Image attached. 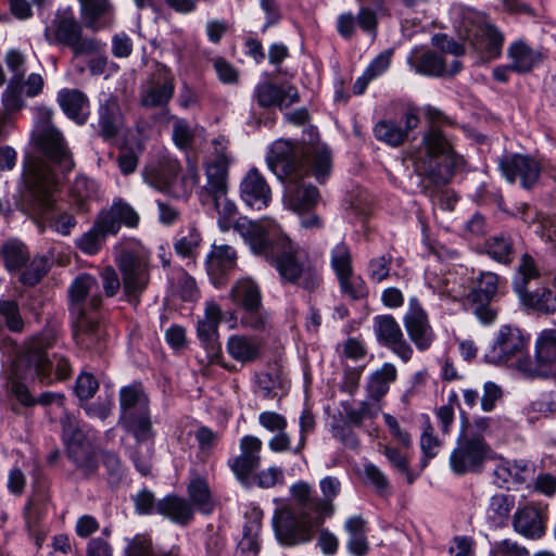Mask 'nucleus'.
Segmentation results:
<instances>
[{
  "instance_id": "f257e3e1",
  "label": "nucleus",
  "mask_w": 556,
  "mask_h": 556,
  "mask_svg": "<svg viewBox=\"0 0 556 556\" xmlns=\"http://www.w3.org/2000/svg\"><path fill=\"white\" fill-rule=\"evenodd\" d=\"M308 137L302 143L276 140L266 156L267 167L285 185L286 206L294 212L309 210L319 199L317 188L303 182L308 170L323 182L332 167L331 153L319 142L316 129L311 128Z\"/></svg>"
},
{
  "instance_id": "f03ea898",
  "label": "nucleus",
  "mask_w": 556,
  "mask_h": 556,
  "mask_svg": "<svg viewBox=\"0 0 556 556\" xmlns=\"http://www.w3.org/2000/svg\"><path fill=\"white\" fill-rule=\"evenodd\" d=\"M233 227L255 255L264 257L277 269L281 279L307 290L319 285V275L305 250L294 243L275 220L264 218L256 223L240 217Z\"/></svg>"
},
{
  "instance_id": "7ed1b4c3",
  "label": "nucleus",
  "mask_w": 556,
  "mask_h": 556,
  "mask_svg": "<svg viewBox=\"0 0 556 556\" xmlns=\"http://www.w3.org/2000/svg\"><path fill=\"white\" fill-rule=\"evenodd\" d=\"M292 504H283L273 516V528L281 545L294 546L311 542L315 529L329 517L328 502H319L312 486L299 481L291 485Z\"/></svg>"
},
{
  "instance_id": "20e7f679",
  "label": "nucleus",
  "mask_w": 556,
  "mask_h": 556,
  "mask_svg": "<svg viewBox=\"0 0 556 556\" xmlns=\"http://www.w3.org/2000/svg\"><path fill=\"white\" fill-rule=\"evenodd\" d=\"M24 184L29 194V208L40 231L52 228L68 236L77 222L73 214L55 205L59 179L49 164L40 157H29L24 165Z\"/></svg>"
},
{
  "instance_id": "39448f33",
  "label": "nucleus",
  "mask_w": 556,
  "mask_h": 556,
  "mask_svg": "<svg viewBox=\"0 0 556 556\" xmlns=\"http://www.w3.org/2000/svg\"><path fill=\"white\" fill-rule=\"evenodd\" d=\"M456 29L465 45H459L445 35L434 36L433 43L454 55L464 54L470 48L480 62H491L501 56L505 36L483 13L472 10L463 12Z\"/></svg>"
},
{
  "instance_id": "423d86ee",
  "label": "nucleus",
  "mask_w": 556,
  "mask_h": 556,
  "mask_svg": "<svg viewBox=\"0 0 556 556\" xmlns=\"http://www.w3.org/2000/svg\"><path fill=\"white\" fill-rule=\"evenodd\" d=\"M67 293L76 341L86 348H91L102 339L104 333L103 328L90 315L102 303L98 280L89 274H80L71 282Z\"/></svg>"
},
{
  "instance_id": "0eeeda50",
  "label": "nucleus",
  "mask_w": 556,
  "mask_h": 556,
  "mask_svg": "<svg viewBox=\"0 0 556 556\" xmlns=\"http://www.w3.org/2000/svg\"><path fill=\"white\" fill-rule=\"evenodd\" d=\"M413 159L416 173L433 185L447 184L454 172L464 165L463 157L455 153L435 125L424 135Z\"/></svg>"
},
{
  "instance_id": "6e6552de",
  "label": "nucleus",
  "mask_w": 556,
  "mask_h": 556,
  "mask_svg": "<svg viewBox=\"0 0 556 556\" xmlns=\"http://www.w3.org/2000/svg\"><path fill=\"white\" fill-rule=\"evenodd\" d=\"M54 337L50 332L31 338L23 353L14 362V371L18 377H36L41 383L49 384L63 380L71 375L68 361L56 353L49 354Z\"/></svg>"
},
{
  "instance_id": "1a4fd4ad",
  "label": "nucleus",
  "mask_w": 556,
  "mask_h": 556,
  "mask_svg": "<svg viewBox=\"0 0 556 556\" xmlns=\"http://www.w3.org/2000/svg\"><path fill=\"white\" fill-rule=\"evenodd\" d=\"M52 110L46 106L35 109V125L31 141L36 149L63 172L73 169L75 163L64 136L52 123Z\"/></svg>"
},
{
  "instance_id": "9d476101",
  "label": "nucleus",
  "mask_w": 556,
  "mask_h": 556,
  "mask_svg": "<svg viewBox=\"0 0 556 556\" xmlns=\"http://www.w3.org/2000/svg\"><path fill=\"white\" fill-rule=\"evenodd\" d=\"M45 38L50 43L63 45L73 51L75 56L97 53L105 47V42L96 37L83 34V26L72 13H58L50 27L45 30Z\"/></svg>"
},
{
  "instance_id": "9b49d317",
  "label": "nucleus",
  "mask_w": 556,
  "mask_h": 556,
  "mask_svg": "<svg viewBox=\"0 0 556 556\" xmlns=\"http://www.w3.org/2000/svg\"><path fill=\"white\" fill-rule=\"evenodd\" d=\"M115 251V263L122 275L124 294L128 302L138 304L150 283L149 258L139 250L118 252L116 247Z\"/></svg>"
},
{
  "instance_id": "f8f14e48",
  "label": "nucleus",
  "mask_w": 556,
  "mask_h": 556,
  "mask_svg": "<svg viewBox=\"0 0 556 556\" xmlns=\"http://www.w3.org/2000/svg\"><path fill=\"white\" fill-rule=\"evenodd\" d=\"M63 440L68 457L86 475H91L98 467L94 450L88 435L83 431L75 416L65 414L61 418Z\"/></svg>"
},
{
  "instance_id": "ddd939ff",
  "label": "nucleus",
  "mask_w": 556,
  "mask_h": 556,
  "mask_svg": "<svg viewBox=\"0 0 556 556\" xmlns=\"http://www.w3.org/2000/svg\"><path fill=\"white\" fill-rule=\"evenodd\" d=\"M232 302L244 311L242 324L252 329H263L266 325L265 315L262 312V293L258 285L251 278L238 279L231 288Z\"/></svg>"
},
{
  "instance_id": "4468645a",
  "label": "nucleus",
  "mask_w": 556,
  "mask_h": 556,
  "mask_svg": "<svg viewBox=\"0 0 556 556\" xmlns=\"http://www.w3.org/2000/svg\"><path fill=\"white\" fill-rule=\"evenodd\" d=\"M180 166L168 164L160 169L144 172V181L152 188L174 197H185L199 184V175L190 168L187 177H179Z\"/></svg>"
},
{
  "instance_id": "2eb2a0df",
  "label": "nucleus",
  "mask_w": 556,
  "mask_h": 556,
  "mask_svg": "<svg viewBox=\"0 0 556 556\" xmlns=\"http://www.w3.org/2000/svg\"><path fill=\"white\" fill-rule=\"evenodd\" d=\"M489 452L483 438L475 433L462 434L450 456V465L456 475L476 472L482 466Z\"/></svg>"
},
{
  "instance_id": "dca6fc26",
  "label": "nucleus",
  "mask_w": 556,
  "mask_h": 556,
  "mask_svg": "<svg viewBox=\"0 0 556 556\" xmlns=\"http://www.w3.org/2000/svg\"><path fill=\"white\" fill-rule=\"evenodd\" d=\"M497 288L498 276L486 271L480 274L475 287L466 295L473 314L484 325L492 324L496 318V311L491 308L489 303L496 294Z\"/></svg>"
},
{
  "instance_id": "f3484780",
  "label": "nucleus",
  "mask_w": 556,
  "mask_h": 556,
  "mask_svg": "<svg viewBox=\"0 0 556 556\" xmlns=\"http://www.w3.org/2000/svg\"><path fill=\"white\" fill-rule=\"evenodd\" d=\"M526 346L527 339L520 329L505 325L500 328L493 344L484 354V358L490 364H505L511 358L520 356Z\"/></svg>"
},
{
  "instance_id": "a211bd4d",
  "label": "nucleus",
  "mask_w": 556,
  "mask_h": 556,
  "mask_svg": "<svg viewBox=\"0 0 556 556\" xmlns=\"http://www.w3.org/2000/svg\"><path fill=\"white\" fill-rule=\"evenodd\" d=\"M498 167L509 182L519 179L520 185L526 188H532L543 169V165L534 157L523 154H506L498 161Z\"/></svg>"
},
{
  "instance_id": "6ab92c4d",
  "label": "nucleus",
  "mask_w": 556,
  "mask_h": 556,
  "mask_svg": "<svg viewBox=\"0 0 556 556\" xmlns=\"http://www.w3.org/2000/svg\"><path fill=\"white\" fill-rule=\"evenodd\" d=\"M407 64L415 73L429 77H440L445 74L453 76L462 68L457 60H454L447 68L442 53L421 48H415L409 52Z\"/></svg>"
},
{
  "instance_id": "aec40b11",
  "label": "nucleus",
  "mask_w": 556,
  "mask_h": 556,
  "mask_svg": "<svg viewBox=\"0 0 556 556\" xmlns=\"http://www.w3.org/2000/svg\"><path fill=\"white\" fill-rule=\"evenodd\" d=\"M374 326L379 342L390 348L403 362L412 358L413 349L404 339L401 326L393 316H377Z\"/></svg>"
},
{
  "instance_id": "412c9836",
  "label": "nucleus",
  "mask_w": 556,
  "mask_h": 556,
  "mask_svg": "<svg viewBox=\"0 0 556 556\" xmlns=\"http://www.w3.org/2000/svg\"><path fill=\"white\" fill-rule=\"evenodd\" d=\"M174 75L163 64H157L149 86L141 93V104L147 108L163 106L173 98Z\"/></svg>"
},
{
  "instance_id": "4be33fe9",
  "label": "nucleus",
  "mask_w": 556,
  "mask_h": 556,
  "mask_svg": "<svg viewBox=\"0 0 556 556\" xmlns=\"http://www.w3.org/2000/svg\"><path fill=\"white\" fill-rule=\"evenodd\" d=\"M404 326L409 339L418 350L425 351L430 348L434 333L427 313L415 299L409 301L408 311L404 316Z\"/></svg>"
},
{
  "instance_id": "5701e85b",
  "label": "nucleus",
  "mask_w": 556,
  "mask_h": 556,
  "mask_svg": "<svg viewBox=\"0 0 556 556\" xmlns=\"http://www.w3.org/2000/svg\"><path fill=\"white\" fill-rule=\"evenodd\" d=\"M419 117L414 112H407L404 116V126L392 119L379 121L374 127V135L378 141L396 148L403 144L409 132L417 128Z\"/></svg>"
},
{
  "instance_id": "b1692460",
  "label": "nucleus",
  "mask_w": 556,
  "mask_h": 556,
  "mask_svg": "<svg viewBox=\"0 0 556 556\" xmlns=\"http://www.w3.org/2000/svg\"><path fill=\"white\" fill-rule=\"evenodd\" d=\"M240 193L247 205L262 210L271 201V189L265 177L255 167L251 168L242 178Z\"/></svg>"
},
{
  "instance_id": "393cba45",
  "label": "nucleus",
  "mask_w": 556,
  "mask_h": 556,
  "mask_svg": "<svg viewBox=\"0 0 556 556\" xmlns=\"http://www.w3.org/2000/svg\"><path fill=\"white\" fill-rule=\"evenodd\" d=\"M262 446V441L254 435H244L240 440V455L229 462L239 479H247L260 466Z\"/></svg>"
},
{
  "instance_id": "a878e982",
  "label": "nucleus",
  "mask_w": 556,
  "mask_h": 556,
  "mask_svg": "<svg viewBox=\"0 0 556 556\" xmlns=\"http://www.w3.org/2000/svg\"><path fill=\"white\" fill-rule=\"evenodd\" d=\"M253 97L262 108H288L299 101L296 88L290 85L278 86L271 83L257 85Z\"/></svg>"
},
{
  "instance_id": "bb28decb",
  "label": "nucleus",
  "mask_w": 556,
  "mask_h": 556,
  "mask_svg": "<svg viewBox=\"0 0 556 556\" xmlns=\"http://www.w3.org/2000/svg\"><path fill=\"white\" fill-rule=\"evenodd\" d=\"M545 510L542 507L527 505L518 508L513 526L517 533L531 540H538L545 533Z\"/></svg>"
},
{
  "instance_id": "cd10ccee",
  "label": "nucleus",
  "mask_w": 556,
  "mask_h": 556,
  "mask_svg": "<svg viewBox=\"0 0 556 556\" xmlns=\"http://www.w3.org/2000/svg\"><path fill=\"white\" fill-rule=\"evenodd\" d=\"M206 270L216 287L222 285L224 276L235 269L237 265V253L231 245L213 244L206 257Z\"/></svg>"
},
{
  "instance_id": "c85d7f7f",
  "label": "nucleus",
  "mask_w": 556,
  "mask_h": 556,
  "mask_svg": "<svg viewBox=\"0 0 556 556\" xmlns=\"http://www.w3.org/2000/svg\"><path fill=\"white\" fill-rule=\"evenodd\" d=\"M507 58L514 72L525 74L532 71L542 61L543 55L523 40L518 39L508 46Z\"/></svg>"
},
{
  "instance_id": "c756f323",
  "label": "nucleus",
  "mask_w": 556,
  "mask_h": 556,
  "mask_svg": "<svg viewBox=\"0 0 556 556\" xmlns=\"http://www.w3.org/2000/svg\"><path fill=\"white\" fill-rule=\"evenodd\" d=\"M533 473V467L526 460L504 462L494 469V482L501 488L526 482Z\"/></svg>"
},
{
  "instance_id": "7c9ffc66",
  "label": "nucleus",
  "mask_w": 556,
  "mask_h": 556,
  "mask_svg": "<svg viewBox=\"0 0 556 556\" xmlns=\"http://www.w3.org/2000/svg\"><path fill=\"white\" fill-rule=\"evenodd\" d=\"M58 102L63 112L78 124H84L89 116V101L85 93L77 89H62L58 93Z\"/></svg>"
},
{
  "instance_id": "2f4dec72",
  "label": "nucleus",
  "mask_w": 556,
  "mask_h": 556,
  "mask_svg": "<svg viewBox=\"0 0 556 556\" xmlns=\"http://www.w3.org/2000/svg\"><path fill=\"white\" fill-rule=\"evenodd\" d=\"M222 320V308L214 301L205 303L204 316L198 321V337L206 348L216 350L218 326Z\"/></svg>"
},
{
  "instance_id": "473e14b6",
  "label": "nucleus",
  "mask_w": 556,
  "mask_h": 556,
  "mask_svg": "<svg viewBox=\"0 0 556 556\" xmlns=\"http://www.w3.org/2000/svg\"><path fill=\"white\" fill-rule=\"evenodd\" d=\"M109 235H114V226L98 216L93 226L76 240V247L87 255H96Z\"/></svg>"
},
{
  "instance_id": "72a5a7b5",
  "label": "nucleus",
  "mask_w": 556,
  "mask_h": 556,
  "mask_svg": "<svg viewBox=\"0 0 556 556\" xmlns=\"http://www.w3.org/2000/svg\"><path fill=\"white\" fill-rule=\"evenodd\" d=\"M156 513L179 525H187L193 518L189 502L176 495H168L156 505Z\"/></svg>"
},
{
  "instance_id": "f704fd0d",
  "label": "nucleus",
  "mask_w": 556,
  "mask_h": 556,
  "mask_svg": "<svg viewBox=\"0 0 556 556\" xmlns=\"http://www.w3.org/2000/svg\"><path fill=\"white\" fill-rule=\"evenodd\" d=\"M81 11L85 25L92 30H99L111 23L113 7L109 0H89L81 5Z\"/></svg>"
},
{
  "instance_id": "c9c22d12",
  "label": "nucleus",
  "mask_w": 556,
  "mask_h": 556,
  "mask_svg": "<svg viewBox=\"0 0 556 556\" xmlns=\"http://www.w3.org/2000/svg\"><path fill=\"white\" fill-rule=\"evenodd\" d=\"M121 425L130 432L139 443H147V452L151 454L149 441L152 438L149 409L139 413H127L121 416Z\"/></svg>"
},
{
  "instance_id": "e433bc0d",
  "label": "nucleus",
  "mask_w": 556,
  "mask_h": 556,
  "mask_svg": "<svg viewBox=\"0 0 556 556\" xmlns=\"http://www.w3.org/2000/svg\"><path fill=\"white\" fill-rule=\"evenodd\" d=\"M358 25L361 29L368 33H374L377 26L376 14L366 8L361 9L357 18L352 14H342L338 18V31L342 37L350 38Z\"/></svg>"
},
{
  "instance_id": "4c0bfd02",
  "label": "nucleus",
  "mask_w": 556,
  "mask_h": 556,
  "mask_svg": "<svg viewBox=\"0 0 556 556\" xmlns=\"http://www.w3.org/2000/svg\"><path fill=\"white\" fill-rule=\"evenodd\" d=\"M99 216L103 222H108L110 225L112 224V226H114V235L119 231L122 224L134 228L137 227L139 223L138 213L134 207L122 200L115 201L109 211L101 213Z\"/></svg>"
},
{
  "instance_id": "58836bf2",
  "label": "nucleus",
  "mask_w": 556,
  "mask_h": 556,
  "mask_svg": "<svg viewBox=\"0 0 556 556\" xmlns=\"http://www.w3.org/2000/svg\"><path fill=\"white\" fill-rule=\"evenodd\" d=\"M396 377V367L391 363H384L368 378L367 391L369 397L374 401H379L383 397L388 393L390 384L395 381Z\"/></svg>"
},
{
  "instance_id": "ea45409f",
  "label": "nucleus",
  "mask_w": 556,
  "mask_h": 556,
  "mask_svg": "<svg viewBox=\"0 0 556 556\" xmlns=\"http://www.w3.org/2000/svg\"><path fill=\"white\" fill-rule=\"evenodd\" d=\"M227 352L242 364L250 363L260 355V341L255 338L235 334L228 339Z\"/></svg>"
},
{
  "instance_id": "a19ab883",
  "label": "nucleus",
  "mask_w": 556,
  "mask_h": 556,
  "mask_svg": "<svg viewBox=\"0 0 556 556\" xmlns=\"http://www.w3.org/2000/svg\"><path fill=\"white\" fill-rule=\"evenodd\" d=\"M228 165L224 156L220 160H212L206 164V184L203 191L208 197L227 191Z\"/></svg>"
},
{
  "instance_id": "79ce46f5",
  "label": "nucleus",
  "mask_w": 556,
  "mask_h": 556,
  "mask_svg": "<svg viewBox=\"0 0 556 556\" xmlns=\"http://www.w3.org/2000/svg\"><path fill=\"white\" fill-rule=\"evenodd\" d=\"M349 534L348 548L353 556H365L368 552L366 522L359 516L349 518L344 525Z\"/></svg>"
},
{
  "instance_id": "37998d69",
  "label": "nucleus",
  "mask_w": 556,
  "mask_h": 556,
  "mask_svg": "<svg viewBox=\"0 0 556 556\" xmlns=\"http://www.w3.org/2000/svg\"><path fill=\"white\" fill-rule=\"evenodd\" d=\"M392 51L387 50L377 55L368 67L365 70L362 76H359L353 85V91L355 94H362L366 90L368 84L383 74L390 66Z\"/></svg>"
},
{
  "instance_id": "c03bdc74",
  "label": "nucleus",
  "mask_w": 556,
  "mask_h": 556,
  "mask_svg": "<svg viewBox=\"0 0 556 556\" xmlns=\"http://www.w3.org/2000/svg\"><path fill=\"white\" fill-rule=\"evenodd\" d=\"M535 357L548 369V376H556V331H545L536 341Z\"/></svg>"
},
{
  "instance_id": "a18cd8bd",
  "label": "nucleus",
  "mask_w": 556,
  "mask_h": 556,
  "mask_svg": "<svg viewBox=\"0 0 556 556\" xmlns=\"http://www.w3.org/2000/svg\"><path fill=\"white\" fill-rule=\"evenodd\" d=\"M518 296L521 303L532 311L545 315H552L556 312V295L549 289H543L536 293H531L527 290Z\"/></svg>"
},
{
  "instance_id": "49530a36",
  "label": "nucleus",
  "mask_w": 556,
  "mask_h": 556,
  "mask_svg": "<svg viewBox=\"0 0 556 556\" xmlns=\"http://www.w3.org/2000/svg\"><path fill=\"white\" fill-rule=\"evenodd\" d=\"M188 495L192 505L202 514L208 515L214 509V501L206 480L194 478L188 486Z\"/></svg>"
},
{
  "instance_id": "de8ad7c7",
  "label": "nucleus",
  "mask_w": 556,
  "mask_h": 556,
  "mask_svg": "<svg viewBox=\"0 0 556 556\" xmlns=\"http://www.w3.org/2000/svg\"><path fill=\"white\" fill-rule=\"evenodd\" d=\"M99 114L102 135L105 138L115 136L122 126V116L117 102L114 99H108L101 104Z\"/></svg>"
},
{
  "instance_id": "09e8293b",
  "label": "nucleus",
  "mask_w": 556,
  "mask_h": 556,
  "mask_svg": "<svg viewBox=\"0 0 556 556\" xmlns=\"http://www.w3.org/2000/svg\"><path fill=\"white\" fill-rule=\"evenodd\" d=\"M97 185L86 176L79 175L74 180L70 194L79 211L87 210V203L97 197Z\"/></svg>"
},
{
  "instance_id": "8fccbe9b",
  "label": "nucleus",
  "mask_w": 556,
  "mask_h": 556,
  "mask_svg": "<svg viewBox=\"0 0 556 556\" xmlns=\"http://www.w3.org/2000/svg\"><path fill=\"white\" fill-rule=\"evenodd\" d=\"M119 403L122 415L126 416L127 413H139L149 409V402L146 394L140 388L125 387L119 393Z\"/></svg>"
},
{
  "instance_id": "3c124183",
  "label": "nucleus",
  "mask_w": 556,
  "mask_h": 556,
  "mask_svg": "<svg viewBox=\"0 0 556 556\" xmlns=\"http://www.w3.org/2000/svg\"><path fill=\"white\" fill-rule=\"evenodd\" d=\"M515 506V498L508 494H495L491 497L486 510L488 518L495 525L501 526L507 520Z\"/></svg>"
},
{
  "instance_id": "603ef678",
  "label": "nucleus",
  "mask_w": 556,
  "mask_h": 556,
  "mask_svg": "<svg viewBox=\"0 0 556 556\" xmlns=\"http://www.w3.org/2000/svg\"><path fill=\"white\" fill-rule=\"evenodd\" d=\"M4 265L10 271L22 269L29 260L27 248L20 241H8L2 247Z\"/></svg>"
},
{
  "instance_id": "864d4df0",
  "label": "nucleus",
  "mask_w": 556,
  "mask_h": 556,
  "mask_svg": "<svg viewBox=\"0 0 556 556\" xmlns=\"http://www.w3.org/2000/svg\"><path fill=\"white\" fill-rule=\"evenodd\" d=\"M261 521L254 519L243 527V536L238 544V556H257L260 552L258 535Z\"/></svg>"
},
{
  "instance_id": "5fc2aeb1",
  "label": "nucleus",
  "mask_w": 556,
  "mask_h": 556,
  "mask_svg": "<svg viewBox=\"0 0 556 556\" xmlns=\"http://www.w3.org/2000/svg\"><path fill=\"white\" fill-rule=\"evenodd\" d=\"M540 273L534 260L529 254H523L513 281L514 290L518 295L523 294L528 290V283L538 279Z\"/></svg>"
},
{
  "instance_id": "6e6d98bb",
  "label": "nucleus",
  "mask_w": 556,
  "mask_h": 556,
  "mask_svg": "<svg viewBox=\"0 0 556 556\" xmlns=\"http://www.w3.org/2000/svg\"><path fill=\"white\" fill-rule=\"evenodd\" d=\"M218 213V226L223 231L231 228L237 215V205L227 197V191L211 197Z\"/></svg>"
},
{
  "instance_id": "4d7b16f0",
  "label": "nucleus",
  "mask_w": 556,
  "mask_h": 556,
  "mask_svg": "<svg viewBox=\"0 0 556 556\" xmlns=\"http://www.w3.org/2000/svg\"><path fill=\"white\" fill-rule=\"evenodd\" d=\"M172 137L178 149L189 151L192 149L195 130L186 119L174 117Z\"/></svg>"
},
{
  "instance_id": "13d9d810",
  "label": "nucleus",
  "mask_w": 556,
  "mask_h": 556,
  "mask_svg": "<svg viewBox=\"0 0 556 556\" xmlns=\"http://www.w3.org/2000/svg\"><path fill=\"white\" fill-rule=\"evenodd\" d=\"M331 267L334 270L337 278L353 271L351 252L344 243H339L332 249Z\"/></svg>"
},
{
  "instance_id": "bf43d9fd",
  "label": "nucleus",
  "mask_w": 556,
  "mask_h": 556,
  "mask_svg": "<svg viewBox=\"0 0 556 556\" xmlns=\"http://www.w3.org/2000/svg\"><path fill=\"white\" fill-rule=\"evenodd\" d=\"M0 321L11 331H21L24 321L21 317L18 305L14 301L0 300Z\"/></svg>"
},
{
  "instance_id": "052dcab7",
  "label": "nucleus",
  "mask_w": 556,
  "mask_h": 556,
  "mask_svg": "<svg viewBox=\"0 0 556 556\" xmlns=\"http://www.w3.org/2000/svg\"><path fill=\"white\" fill-rule=\"evenodd\" d=\"M3 112L9 116L12 113L20 111L24 106L22 98V84L9 81L5 90L2 93Z\"/></svg>"
},
{
  "instance_id": "680f3d73",
  "label": "nucleus",
  "mask_w": 556,
  "mask_h": 556,
  "mask_svg": "<svg viewBox=\"0 0 556 556\" xmlns=\"http://www.w3.org/2000/svg\"><path fill=\"white\" fill-rule=\"evenodd\" d=\"M201 242V236L199 231L191 227L186 232H182L176 240L174 248L175 251L184 256L191 257L195 253Z\"/></svg>"
},
{
  "instance_id": "e2e57ef3",
  "label": "nucleus",
  "mask_w": 556,
  "mask_h": 556,
  "mask_svg": "<svg viewBox=\"0 0 556 556\" xmlns=\"http://www.w3.org/2000/svg\"><path fill=\"white\" fill-rule=\"evenodd\" d=\"M486 252L495 261L509 263L511 260V243L503 236H495L486 242Z\"/></svg>"
},
{
  "instance_id": "0e129e2a",
  "label": "nucleus",
  "mask_w": 556,
  "mask_h": 556,
  "mask_svg": "<svg viewBox=\"0 0 556 556\" xmlns=\"http://www.w3.org/2000/svg\"><path fill=\"white\" fill-rule=\"evenodd\" d=\"M341 291L344 295L357 300L365 298L367 294V290L363 279L358 276H355L353 271L345 276L338 278Z\"/></svg>"
},
{
  "instance_id": "69168bd1",
  "label": "nucleus",
  "mask_w": 556,
  "mask_h": 556,
  "mask_svg": "<svg viewBox=\"0 0 556 556\" xmlns=\"http://www.w3.org/2000/svg\"><path fill=\"white\" fill-rule=\"evenodd\" d=\"M4 60L8 70L12 73L10 81L22 84L27 70L25 55L17 50H10Z\"/></svg>"
},
{
  "instance_id": "338daca9",
  "label": "nucleus",
  "mask_w": 556,
  "mask_h": 556,
  "mask_svg": "<svg viewBox=\"0 0 556 556\" xmlns=\"http://www.w3.org/2000/svg\"><path fill=\"white\" fill-rule=\"evenodd\" d=\"M364 478L366 483L375 488L380 495L388 493L390 489L389 480L376 465L369 463L364 466Z\"/></svg>"
},
{
  "instance_id": "774afa93",
  "label": "nucleus",
  "mask_w": 556,
  "mask_h": 556,
  "mask_svg": "<svg viewBox=\"0 0 556 556\" xmlns=\"http://www.w3.org/2000/svg\"><path fill=\"white\" fill-rule=\"evenodd\" d=\"M490 556H529V552L517 542L504 539L493 544Z\"/></svg>"
}]
</instances>
